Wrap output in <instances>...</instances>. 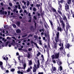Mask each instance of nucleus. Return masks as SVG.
Returning a JSON list of instances; mask_svg holds the SVG:
<instances>
[{
  "label": "nucleus",
  "mask_w": 74,
  "mask_h": 74,
  "mask_svg": "<svg viewBox=\"0 0 74 74\" xmlns=\"http://www.w3.org/2000/svg\"><path fill=\"white\" fill-rule=\"evenodd\" d=\"M59 57V53H54V55H53L51 56L52 58V62L54 64L56 63V61L54 60V59H58Z\"/></svg>",
  "instance_id": "1"
},
{
  "label": "nucleus",
  "mask_w": 74,
  "mask_h": 74,
  "mask_svg": "<svg viewBox=\"0 0 74 74\" xmlns=\"http://www.w3.org/2000/svg\"><path fill=\"white\" fill-rule=\"evenodd\" d=\"M21 58V56H19L18 57V60H19L18 62H19L20 63H22L23 64V66L24 67L23 69H25V68H26V64L25 62H23V60H21H21H20V58Z\"/></svg>",
  "instance_id": "2"
},
{
  "label": "nucleus",
  "mask_w": 74,
  "mask_h": 74,
  "mask_svg": "<svg viewBox=\"0 0 74 74\" xmlns=\"http://www.w3.org/2000/svg\"><path fill=\"white\" fill-rule=\"evenodd\" d=\"M14 43H15V40H12V41L11 42L8 41L6 43V45H8V46L9 47H11V45Z\"/></svg>",
  "instance_id": "3"
},
{
  "label": "nucleus",
  "mask_w": 74,
  "mask_h": 74,
  "mask_svg": "<svg viewBox=\"0 0 74 74\" xmlns=\"http://www.w3.org/2000/svg\"><path fill=\"white\" fill-rule=\"evenodd\" d=\"M60 21V23H61V25L62 27L63 28H64V27H65V25H64V23L63 22V19H62V18L61 17H60L59 18Z\"/></svg>",
  "instance_id": "4"
},
{
  "label": "nucleus",
  "mask_w": 74,
  "mask_h": 74,
  "mask_svg": "<svg viewBox=\"0 0 74 74\" xmlns=\"http://www.w3.org/2000/svg\"><path fill=\"white\" fill-rule=\"evenodd\" d=\"M59 32H57V33L56 34L57 37L55 38V40L56 42H58L59 41Z\"/></svg>",
  "instance_id": "5"
},
{
  "label": "nucleus",
  "mask_w": 74,
  "mask_h": 74,
  "mask_svg": "<svg viewBox=\"0 0 74 74\" xmlns=\"http://www.w3.org/2000/svg\"><path fill=\"white\" fill-rule=\"evenodd\" d=\"M62 5L60 4V5L58 7V12H59V13L61 15H62V12L60 11V10H62Z\"/></svg>",
  "instance_id": "6"
},
{
  "label": "nucleus",
  "mask_w": 74,
  "mask_h": 74,
  "mask_svg": "<svg viewBox=\"0 0 74 74\" xmlns=\"http://www.w3.org/2000/svg\"><path fill=\"white\" fill-rule=\"evenodd\" d=\"M56 69L55 67H52L51 69V73L53 74V73H55V71H56Z\"/></svg>",
  "instance_id": "7"
},
{
  "label": "nucleus",
  "mask_w": 74,
  "mask_h": 74,
  "mask_svg": "<svg viewBox=\"0 0 74 74\" xmlns=\"http://www.w3.org/2000/svg\"><path fill=\"white\" fill-rule=\"evenodd\" d=\"M60 43L59 44V46H61V48H60V50H63V43H61V42H60Z\"/></svg>",
  "instance_id": "8"
},
{
  "label": "nucleus",
  "mask_w": 74,
  "mask_h": 74,
  "mask_svg": "<svg viewBox=\"0 0 74 74\" xmlns=\"http://www.w3.org/2000/svg\"><path fill=\"white\" fill-rule=\"evenodd\" d=\"M33 72L34 73H35V72H36V71L37 70V68L36 67V64L34 65V66L33 68Z\"/></svg>",
  "instance_id": "9"
},
{
  "label": "nucleus",
  "mask_w": 74,
  "mask_h": 74,
  "mask_svg": "<svg viewBox=\"0 0 74 74\" xmlns=\"http://www.w3.org/2000/svg\"><path fill=\"white\" fill-rule=\"evenodd\" d=\"M65 10L66 11H69V5H67V3L65 5Z\"/></svg>",
  "instance_id": "10"
},
{
  "label": "nucleus",
  "mask_w": 74,
  "mask_h": 74,
  "mask_svg": "<svg viewBox=\"0 0 74 74\" xmlns=\"http://www.w3.org/2000/svg\"><path fill=\"white\" fill-rule=\"evenodd\" d=\"M1 9L2 10H0V14H3L4 11V8L3 7H2Z\"/></svg>",
  "instance_id": "11"
},
{
  "label": "nucleus",
  "mask_w": 74,
  "mask_h": 74,
  "mask_svg": "<svg viewBox=\"0 0 74 74\" xmlns=\"http://www.w3.org/2000/svg\"><path fill=\"white\" fill-rule=\"evenodd\" d=\"M57 30L58 31H60V32L62 31V29L61 28V27L60 26V25H59V26L57 27Z\"/></svg>",
  "instance_id": "12"
},
{
  "label": "nucleus",
  "mask_w": 74,
  "mask_h": 74,
  "mask_svg": "<svg viewBox=\"0 0 74 74\" xmlns=\"http://www.w3.org/2000/svg\"><path fill=\"white\" fill-rule=\"evenodd\" d=\"M56 61H57V62L59 66H60V65L62 64V62L59 61V59H58V60H56Z\"/></svg>",
  "instance_id": "13"
},
{
  "label": "nucleus",
  "mask_w": 74,
  "mask_h": 74,
  "mask_svg": "<svg viewBox=\"0 0 74 74\" xmlns=\"http://www.w3.org/2000/svg\"><path fill=\"white\" fill-rule=\"evenodd\" d=\"M66 29L67 31V30H68V28H70V26L69 25V23H66Z\"/></svg>",
  "instance_id": "14"
},
{
  "label": "nucleus",
  "mask_w": 74,
  "mask_h": 74,
  "mask_svg": "<svg viewBox=\"0 0 74 74\" xmlns=\"http://www.w3.org/2000/svg\"><path fill=\"white\" fill-rule=\"evenodd\" d=\"M32 69V67L31 66L30 68H28L27 70V72H30L31 71V69Z\"/></svg>",
  "instance_id": "15"
},
{
  "label": "nucleus",
  "mask_w": 74,
  "mask_h": 74,
  "mask_svg": "<svg viewBox=\"0 0 74 74\" xmlns=\"http://www.w3.org/2000/svg\"><path fill=\"white\" fill-rule=\"evenodd\" d=\"M53 47H54V48L55 49H56V48H57V43H55L54 44V45L53 46Z\"/></svg>",
  "instance_id": "16"
},
{
  "label": "nucleus",
  "mask_w": 74,
  "mask_h": 74,
  "mask_svg": "<svg viewBox=\"0 0 74 74\" xmlns=\"http://www.w3.org/2000/svg\"><path fill=\"white\" fill-rule=\"evenodd\" d=\"M40 66V61L38 60L37 61V68H39V66Z\"/></svg>",
  "instance_id": "17"
},
{
  "label": "nucleus",
  "mask_w": 74,
  "mask_h": 74,
  "mask_svg": "<svg viewBox=\"0 0 74 74\" xmlns=\"http://www.w3.org/2000/svg\"><path fill=\"white\" fill-rule=\"evenodd\" d=\"M70 47V44H69V43L67 44L66 45V47L67 48H68L69 49Z\"/></svg>",
  "instance_id": "18"
},
{
  "label": "nucleus",
  "mask_w": 74,
  "mask_h": 74,
  "mask_svg": "<svg viewBox=\"0 0 74 74\" xmlns=\"http://www.w3.org/2000/svg\"><path fill=\"white\" fill-rule=\"evenodd\" d=\"M45 37L46 38H49V34H45Z\"/></svg>",
  "instance_id": "19"
},
{
  "label": "nucleus",
  "mask_w": 74,
  "mask_h": 74,
  "mask_svg": "<svg viewBox=\"0 0 74 74\" xmlns=\"http://www.w3.org/2000/svg\"><path fill=\"white\" fill-rule=\"evenodd\" d=\"M21 30L19 29H17L16 30V32H17V33H21Z\"/></svg>",
  "instance_id": "20"
},
{
  "label": "nucleus",
  "mask_w": 74,
  "mask_h": 74,
  "mask_svg": "<svg viewBox=\"0 0 74 74\" xmlns=\"http://www.w3.org/2000/svg\"><path fill=\"white\" fill-rule=\"evenodd\" d=\"M28 55H27V58H29V59H30V56H31V55H30V53H28Z\"/></svg>",
  "instance_id": "21"
},
{
  "label": "nucleus",
  "mask_w": 74,
  "mask_h": 74,
  "mask_svg": "<svg viewBox=\"0 0 74 74\" xmlns=\"http://www.w3.org/2000/svg\"><path fill=\"white\" fill-rule=\"evenodd\" d=\"M4 60H8V57H7V56H5V57H3V58Z\"/></svg>",
  "instance_id": "22"
},
{
  "label": "nucleus",
  "mask_w": 74,
  "mask_h": 74,
  "mask_svg": "<svg viewBox=\"0 0 74 74\" xmlns=\"http://www.w3.org/2000/svg\"><path fill=\"white\" fill-rule=\"evenodd\" d=\"M36 7H38V9H39V7L40 6V4H36Z\"/></svg>",
  "instance_id": "23"
},
{
  "label": "nucleus",
  "mask_w": 74,
  "mask_h": 74,
  "mask_svg": "<svg viewBox=\"0 0 74 74\" xmlns=\"http://www.w3.org/2000/svg\"><path fill=\"white\" fill-rule=\"evenodd\" d=\"M12 26H13V27L14 28H16V25H15L14 24H12Z\"/></svg>",
  "instance_id": "24"
},
{
  "label": "nucleus",
  "mask_w": 74,
  "mask_h": 74,
  "mask_svg": "<svg viewBox=\"0 0 74 74\" xmlns=\"http://www.w3.org/2000/svg\"><path fill=\"white\" fill-rule=\"evenodd\" d=\"M30 4V3L29 2V1H27V7H28L29 5V4Z\"/></svg>",
  "instance_id": "25"
},
{
  "label": "nucleus",
  "mask_w": 74,
  "mask_h": 74,
  "mask_svg": "<svg viewBox=\"0 0 74 74\" xmlns=\"http://www.w3.org/2000/svg\"><path fill=\"white\" fill-rule=\"evenodd\" d=\"M16 25H18V26H19V25H20V22H17L16 23Z\"/></svg>",
  "instance_id": "26"
},
{
  "label": "nucleus",
  "mask_w": 74,
  "mask_h": 74,
  "mask_svg": "<svg viewBox=\"0 0 74 74\" xmlns=\"http://www.w3.org/2000/svg\"><path fill=\"white\" fill-rule=\"evenodd\" d=\"M53 14L54 15H55V16H56V15L58 14L57 13V12H56V11L55 12H53Z\"/></svg>",
  "instance_id": "27"
},
{
  "label": "nucleus",
  "mask_w": 74,
  "mask_h": 74,
  "mask_svg": "<svg viewBox=\"0 0 74 74\" xmlns=\"http://www.w3.org/2000/svg\"><path fill=\"white\" fill-rule=\"evenodd\" d=\"M49 22H50V24H51V27H53V24L52 23V22L51 21H49Z\"/></svg>",
  "instance_id": "28"
},
{
  "label": "nucleus",
  "mask_w": 74,
  "mask_h": 74,
  "mask_svg": "<svg viewBox=\"0 0 74 74\" xmlns=\"http://www.w3.org/2000/svg\"><path fill=\"white\" fill-rule=\"evenodd\" d=\"M40 54H41V53H40V52H38L37 55V57H38V56H39L40 55Z\"/></svg>",
  "instance_id": "29"
},
{
  "label": "nucleus",
  "mask_w": 74,
  "mask_h": 74,
  "mask_svg": "<svg viewBox=\"0 0 74 74\" xmlns=\"http://www.w3.org/2000/svg\"><path fill=\"white\" fill-rule=\"evenodd\" d=\"M68 0V1L67 2V3L68 4H70L71 3V0Z\"/></svg>",
  "instance_id": "30"
},
{
  "label": "nucleus",
  "mask_w": 74,
  "mask_h": 74,
  "mask_svg": "<svg viewBox=\"0 0 74 74\" xmlns=\"http://www.w3.org/2000/svg\"><path fill=\"white\" fill-rule=\"evenodd\" d=\"M52 10L53 11V12H55L56 11V10L54 8H52Z\"/></svg>",
  "instance_id": "31"
},
{
  "label": "nucleus",
  "mask_w": 74,
  "mask_h": 74,
  "mask_svg": "<svg viewBox=\"0 0 74 74\" xmlns=\"http://www.w3.org/2000/svg\"><path fill=\"white\" fill-rule=\"evenodd\" d=\"M42 41L41 40H39V44L40 45H42V43L41 42Z\"/></svg>",
  "instance_id": "32"
},
{
  "label": "nucleus",
  "mask_w": 74,
  "mask_h": 74,
  "mask_svg": "<svg viewBox=\"0 0 74 74\" xmlns=\"http://www.w3.org/2000/svg\"><path fill=\"white\" fill-rule=\"evenodd\" d=\"M29 65H31V64H32V61L31 60L29 61Z\"/></svg>",
  "instance_id": "33"
},
{
  "label": "nucleus",
  "mask_w": 74,
  "mask_h": 74,
  "mask_svg": "<svg viewBox=\"0 0 74 74\" xmlns=\"http://www.w3.org/2000/svg\"><path fill=\"white\" fill-rule=\"evenodd\" d=\"M27 34H25V35H23L22 36V37H23V38H24V37H26V36H27Z\"/></svg>",
  "instance_id": "34"
},
{
  "label": "nucleus",
  "mask_w": 74,
  "mask_h": 74,
  "mask_svg": "<svg viewBox=\"0 0 74 74\" xmlns=\"http://www.w3.org/2000/svg\"><path fill=\"white\" fill-rule=\"evenodd\" d=\"M18 69H23V67L20 66H18Z\"/></svg>",
  "instance_id": "35"
},
{
  "label": "nucleus",
  "mask_w": 74,
  "mask_h": 74,
  "mask_svg": "<svg viewBox=\"0 0 74 74\" xmlns=\"http://www.w3.org/2000/svg\"><path fill=\"white\" fill-rule=\"evenodd\" d=\"M60 71H62V66H60Z\"/></svg>",
  "instance_id": "36"
},
{
  "label": "nucleus",
  "mask_w": 74,
  "mask_h": 74,
  "mask_svg": "<svg viewBox=\"0 0 74 74\" xmlns=\"http://www.w3.org/2000/svg\"><path fill=\"white\" fill-rule=\"evenodd\" d=\"M34 38H35L36 39H37V38H38V36H36V35H35L34 36Z\"/></svg>",
  "instance_id": "37"
},
{
  "label": "nucleus",
  "mask_w": 74,
  "mask_h": 74,
  "mask_svg": "<svg viewBox=\"0 0 74 74\" xmlns=\"http://www.w3.org/2000/svg\"><path fill=\"white\" fill-rule=\"evenodd\" d=\"M33 10L34 11H36V8L34 7L33 8Z\"/></svg>",
  "instance_id": "38"
},
{
  "label": "nucleus",
  "mask_w": 74,
  "mask_h": 74,
  "mask_svg": "<svg viewBox=\"0 0 74 74\" xmlns=\"http://www.w3.org/2000/svg\"><path fill=\"white\" fill-rule=\"evenodd\" d=\"M2 40H3V41H4V42H5V41H7V40H6V39L5 40L4 38H2Z\"/></svg>",
  "instance_id": "39"
},
{
  "label": "nucleus",
  "mask_w": 74,
  "mask_h": 74,
  "mask_svg": "<svg viewBox=\"0 0 74 74\" xmlns=\"http://www.w3.org/2000/svg\"><path fill=\"white\" fill-rule=\"evenodd\" d=\"M31 43L32 44H34V45H35V44H36V43H35V42H34L33 41H31Z\"/></svg>",
  "instance_id": "40"
},
{
  "label": "nucleus",
  "mask_w": 74,
  "mask_h": 74,
  "mask_svg": "<svg viewBox=\"0 0 74 74\" xmlns=\"http://www.w3.org/2000/svg\"><path fill=\"white\" fill-rule=\"evenodd\" d=\"M11 71L13 72V71H15V69H12L11 70Z\"/></svg>",
  "instance_id": "41"
},
{
  "label": "nucleus",
  "mask_w": 74,
  "mask_h": 74,
  "mask_svg": "<svg viewBox=\"0 0 74 74\" xmlns=\"http://www.w3.org/2000/svg\"><path fill=\"white\" fill-rule=\"evenodd\" d=\"M18 9H21V6L20 5L18 4Z\"/></svg>",
  "instance_id": "42"
},
{
  "label": "nucleus",
  "mask_w": 74,
  "mask_h": 74,
  "mask_svg": "<svg viewBox=\"0 0 74 74\" xmlns=\"http://www.w3.org/2000/svg\"><path fill=\"white\" fill-rule=\"evenodd\" d=\"M35 45H36V47L38 49H39V47L37 46V43Z\"/></svg>",
  "instance_id": "43"
},
{
  "label": "nucleus",
  "mask_w": 74,
  "mask_h": 74,
  "mask_svg": "<svg viewBox=\"0 0 74 74\" xmlns=\"http://www.w3.org/2000/svg\"><path fill=\"white\" fill-rule=\"evenodd\" d=\"M66 15H67V16L68 17V18L69 19V14H66Z\"/></svg>",
  "instance_id": "44"
},
{
  "label": "nucleus",
  "mask_w": 74,
  "mask_h": 74,
  "mask_svg": "<svg viewBox=\"0 0 74 74\" xmlns=\"http://www.w3.org/2000/svg\"><path fill=\"white\" fill-rule=\"evenodd\" d=\"M32 48H29L28 49V51H32Z\"/></svg>",
  "instance_id": "45"
},
{
  "label": "nucleus",
  "mask_w": 74,
  "mask_h": 74,
  "mask_svg": "<svg viewBox=\"0 0 74 74\" xmlns=\"http://www.w3.org/2000/svg\"><path fill=\"white\" fill-rule=\"evenodd\" d=\"M9 5L10 6H11L12 5V4L11 3H9Z\"/></svg>",
  "instance_id": "46"
},
{
  "label": "nucleus",
  "mask_w": 74,
  "mask_h": 74,
  "mask_svg": "<svg viewBox=\"0 0 74 74\" xmlns=\"http://www.w3.org/2000/svg\"><path fill=\"white\" fill-rule=\"evenodd\" d=\"M44 73L43 72H39L38 73V74H43Z\"/></svg>",
  "instance_id": "47"
},
{
  "label": "nucleus",
  "mask_w": 74,
  "mask_h": 74,
  "mask_svg": "<svg viewBox=\"0 0 74 74\" xmlns=\"http://www.w3.org/2000/svg\"><path fill=\"white\" fill-rule=\"evenodd\" d=\"M44 30L43 29L39 30V31L40 32H44Z\"/></svg>",
  "instance_id": "48"
},
{
  "label": "nucleus",
  "mask_w": 74,
  "mask_h": 74,
  "mask_svg": "<svg viewBox=\"0 0 74 74\" xmlns=\"http://www.w3.org/2000/svg\"><path fill=\"white\" fill-rule=\"evenodd\" d=\"M41 57H42V60H44V56L43 55H42L41 56Z\"/></svg>",
  "instance_id": "49"
},
{
  "label": "nucleus",
  "mask_w": 74,
  "mask_h": 74,
  "mask_svg": "<svg viewBox=\"0 0 74 74\" xmlns=\"http://www.w3.org/2000/svg\"><path fill=\"white\" fill-rule=\"evenodd\" d=\"M7 27H8V25H5L4 27V28H7Z\"/></svg>",
  "instance_id": "50"
},
{
  "label": "nucleus",
  "mask_w": 74,
  "mask_h": 74,
  "mask_svg": "<svg viewBox=\"0 0 74 74\" xmlns=\"http://www.w3.org/2000/svg\"><path fill=\"white\" fill-rule=\"evenodd\" d=\"M64 20H66V16H64L63 17V18Z\"/></svg>",
  "instance_id": "51"
},
{
  "label": "nucleus",
  "mask_w": 74,
  "mask_h": 74,
  "mask_svg": "<svg viewBox=\"0 0 74 74\" xmlns=\"http://www.w3.org/2000/svg\"><path fill=\"white\" fill-rule=\"evenodd\" d=\"M3 64V62L1 61H0V66H1Z\"/></svg>",
  "instance_id": "52"
},
{
  "label": "nucleus",
  "mask_w": 74,
  "mask_h": 74,
  "mask_svg": "<svg viewBox=\"0 0 74 74\" xmlns=\"http://www.w3.org/2000/svg\"><path fill=\"white\" fill-rule=\"evenodd\" d=\"M32 36H33V35L30 34L28 36V37H32Z\"/></svg>",
  "instance_id": "53"
},
{
  "label": "nucleus",
  "mask_w": 74,
  "mask_h": 74,
  "mask_svg": "<svg viewBox=\"0 0 74 74\" xmlns=\"http://www.w3.org/2000/svg\"><path fill=\"white\" fill-rule=\"evenodd\" d=\"M33 26H31V30H33Z\"/></svg>",
  "instance_id": "54"
},
{
  "label": "nucleus",
  "mask_w": 74,
  "mask_h": 74,
  "mask_svg": "<svg viewBox=\"0 0 74 74\" xmlns=\"http://www.w3.org/2000/svg\"><path fill=\"white\" fill-rule=\"evenodd\" d=\"M0 67H1V69H3V66L2 65H0Z\"/></svg>",
  "instance_id": "55"
},
{
  "label": "nucleus",
  "mask_w": 74,
  "mask_h": 74,
  "mask_svg": "<svg viewBox=\"0 0 74 74\" xmlns=\"http://www.w3.org/2000/svg\"><path fill=\"white\" fill-rule=\"evenodd\" d=\"M38 16H40V14L39 13H37Z\"/></svg>",
  "instance_id": "56"
},
{
  "label": "nucleus",
  "mask_w": 74,
  "mask_h": 74,
  "mask_svg": "<svg viewBox=\"0 0 74 74\" xmlns=\"http://www.w3.org/2000/svg\"><path fill=\"white\" fill-rule=\"evenodd\" d=\"M22 8H23V9H25V6H23H23H22Z\"/></svg>",
  "instance_id": "57"
},
{
  "label": "nucleus",
  "mask_w": 74,
  "mask_h": 74,
  "mask_svg": "<svg viewBox=\"0 0 74 74\" xmlns=\"http://www.w3.org/2000/svg\"><path fill=\"white\" fill-rule=\"evenodd\" d=\"M1 5H2V6H3V5H4L3 4V3H1Z\"/></svg>",
  "instance_id": "58"
},
{
  "label": "nucleus",
  "mask_w": 74,
  "mask_h": 74,
  "mask_svg": "<svg viewBox=\"0 0 74 74\" xmlns=\"http://www.w3.org/2000/svg\"><path fill=\"white\" fill-rule=\"evenodd\" d=\"M34 19H35L36 20L37 19V18L35 16H34Z\"/></svg>",
  "instance_id": "59"
},
{
  "label": "nucleus",
  "mask_w": 74,
  "mask_h": 74,
  "mask_svg": "<svg viewBox=\"0 0 74 74\" xmlns=\"http://www.w3.org/2000/svg\"><path fill=\"white\" fill-rule=\"evenodd\" d=\"M72 1L73 3V5H74V0H72Z\"/></svg>",
  "instance_id": "60"
},
{
  "label": "nucleus",
  "mask_w": 74,
  "mask_h": 74,
  "mask_svg": "<svg viewBox=\"0 0 74 74\" xmlns=\"http://www.w3.org/2000/svg\"><path fill=\"white\" fill-rule=\"evenodd\" d=\"M21 73V71H17V73H18V74H20Z\"/></svg>",
  "instance_id": "61"
},
{
  "label": "nucleus",
  "mask_w": 74,
  "mask_h": 74,
  "mask_svg": "<svg viewBox=\"0 0 74 74\" xmlns=\"http://www.w3.org/2000/svg\"><path fill=\"white\" fill-rule=\"evenodd\" d=\"M7 12L6 11H5V15H7Z\"/></svg>",
  "instance_id": "62"
},
{
  "label": "nucleus",
  "mask_w": 74,
  "mask_h": 74,
  "mask_svg": "<svg viewBox=\"0 0 74 74\" xmlns=\"http://www.w3.org/2000/svg\"><path fill=\"white\" fill-rule=\"evenodd\" d=\"M60 3H63V0H61Z\"/></svg>",
  "instance_id": "63"
},
{
  "label": "nucleus",
  "mask_w": 74,
  "mask_h": 74,
  "mask_svg": "<svg viewBox=\"0 0 74 74\" xmlns=\"http://www.w3.org/2000/svg\"><path fill=\"white\" fill-rule=\"evenodd\" d=\"M43 40H45V37H43Z\"/></svg>",
  "instance_id": "64"
}]
</instances>
